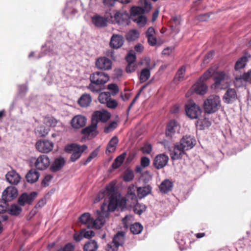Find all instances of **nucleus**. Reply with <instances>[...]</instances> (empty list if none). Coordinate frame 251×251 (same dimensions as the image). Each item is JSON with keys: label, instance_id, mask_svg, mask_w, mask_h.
I'll return each instance as SVG.
<instances>
[{"label": "nucleus", "instance_id": "nucleus-1", "mask_svg": "<svg viewBox=\"0 0 251 251\" xmlns=\"http://www.w3.org/2000/svg\"><path fill=\"white\" fill-rule=\"evenodd\" d=\"M106 206V203L104 202L101 206V210L97 211L95 220L91 218L89 213H84L79 217V221L81 224L87 225L89 228L100 229L105 223V218L108 216V211L105 210Z\"/></svg>", "mask_w": 251, "mask_h": 251}, {"label": "nucleus", "instance_id": "nucleus-2", "mask_svg": "<svg viewBox=\"0 0 251 251\" xmlns=\"http://www.w3.org/2000/svg\"><path fill=\"white\" fill-rule=\"evenodd\" d=\"M87 149L86 145H79L76 143L68 144L64 148L66 152L71 154L70 160L73 162L77 160L81 157L82 153Z\"/></svg>", "mask_w": 251, "mask_h": 251}, {"label": "nucleus", "instance_id": "nucleus-3", "mask_svg": "<svg viewBox=\"0 0 251 251\" xmlns=\"http://www.w3.org/2000/svg\"><path fill=\"white\" fill-rule=\"evenodd\" d=\"M221 100L219 96L212 95L209 97L204 102L203 109L208 114L215 112L220 106Z\"/></svg>", "mask_w": 251, "mask_h": 251}, {"label": "nucleus", "instance_id": "nucleus-4", "mask_svg": "<svg viewBox=\"0 0 251 251\" xmlns=\"http://www.w3.org/2000/svg\"><path fill=\"white\" fill-rule=\"evenodd\" d=\"M131 19L136 23L139 26H144L146 22V18L142 15L144 13V9L139 6H133L130 9Z\"/></svg>", "mask_w": 251, "mask_h": 251}, {"label": "nucleus", "instance_id": "nucleus-5", "mask_svg": "<svg viewBox=\"0 0 251 251\" xmlns=\"http://www.w3.org/2000/svg\"><path fill=\"white\" fill-rule=\"evenodd\" d=\"M186 115L192 119H197L201 114L200 106L193 101H189L185 106Z\"/></svg>", "mask_w": 251, "mask_h": 251}, {"label": "nucleus", "instance_id": "nucleus-6", "mask_svg": "<svg viewBox=\"0 0 251 251\" xmlns=\"http://www.w3.org/2000/svg\"><path fill=\"white\" fill-rule=\"evenodd\" d=\"M110 18L113 22L119 25H127L129 19V14L124 11H117L110 14Z\"/></svg>", "mask_w": 251, "mask_h": 251}, {"label": "nucleus", "instance_id": "nucleus-7", "mask_svg": "<svg viewBox=\"0 0 251 251\" xmlns=\"http://www.w3.org/2000/svg\"><path fill=\"white\" fill-rule=\"evenodd\" d=\"M90 79L91 82L103 86V85L109 80V77L107 74L98 71L91 75Z\"/></svg>", "mask_w": 251, "mask_h": 251}, {"label": "nucleus", "instance_id": "nucleus-8", "mask_svg": "<svg viewBox=\"0 0 251 251\" xmlns=\"http://www.w3.org/2000/svg\"><path fill=\"white\" fill-rule=\"evenodd\" d=\"M228 76L224 72H218L214 76V87L216 89H224V84L227 82Z\"/></svg>", "mask_w": 251, "mask_h": 251}, {"label": "nucleus", "instance_id": "nucleus-9", "mask_svg": "<svg viewBox=\"0 0 251 251\" xmlns=\"http://www.w3.org/2000/svg\"><path fill=\"white\" fill-rule=\"evenodd\" d=\"M53 143L47 140H39L36 143V148L41 152L48 153L53 149Z\"/></svg>", "mask_w": 251, "mask_h": 251}, {"label": "nucleus", "instance_id": "nucleus-10", "mask_svg": "<svg viewBox=\"0 0 251 251\" xmlns=\"http://www.w3.org/2000/svg\"><path fill=\"white\" fill-rule=\"evenodd\" d=\"M37 196V193L35 192L29 194L24 193L22 194L18 199V203L21 206H24L26 204H31Z\"/></svg>", "mask_w": 251, "mask_h": 251}, {"label": "nucleus", "instance_id": "nucleus-11", "mask_svg": "<svg viewBox=\"0 0 251 251\" xmlns=\"http://www.w3.org/2000/svg\"><path fill=\"white\" fill-rule=\"evenodd\" d=\"M110 113L105 110L96 111L92 115V121L93 122L95 121L98 125L99 122H106L110 119Z\"/></svg>", "mask_w": 251, "mask_h": 251}, {"label": "nucleus", "instance_id": "nucleus-12", "mask_svg": "<svg viewBox=\"0 0 251 251\" xmlns=\"http://www.w3.org/2000/svg\"><path fill=\"white\" fill-rule=\"evenodd\" d=\"M17 189L13 186L7 187L2 194V199L5 201H10L17 197Z\"/></svg>", "mask_w": 251, "mask_h": 251}, {"label": "nucleus", "instance_id": "nucleus-13", "mask_svg": "<svg viewBox=\"0 0 251 251\" xmlns=\"http://www.w3.org/2000/svg\"><path fill=\"white\" fill-rule=\"evenodd\" d=\"M50 164V161L48 156L41 155L36 159L35 166L38 170H44L49 166Z\"/></svg>", "mask_w": 251, "mask_h": 251}, {"label": "nucleus", "instance_id": "nucleus-14", "mask_svg": "<svg viewBox=\"0 0 251 251\" xmlns=\"http://www.w3.org/2000/svg\"><path fill=\"white\" fill-rule=\"evenodd\" d=\"M125 39L123 36L120 34H113L110 39V47L114 49L120 48L124 44Z\"/></svg>", "mask_w": 251, "mask_h": 251}, {"label": "nucleus", "instance_id": "nucleus-15", "mask_svg": "<svg viewBox=\"0 0 251 251\" xmlns=\"http://www.w3.org/2000/svg\"><path fill=\"white\" fill-rule=\"evenodd\" d=\"M238 98L237 93L234 88H228L223 96V100L225 103H231L235 101Z\"/></svg>", "mask_w": 251, "mask_h": 251}, {"label": "nucleus", "instance_id": "nucleus-16", "mask_svg": "<svg viewBox=\"0 0 251 251\" xmlns=\"http://www.w3.org/2000/svg\"><path fill=\"white\" fill-rule=\"evenodd\" d=\"M96 66L99 69L108 70L111 68L112 61L105 57H99L96 62Z\"/></svg>", "mask_w": 251, "mask_h": 251}, {"label": "nucleus", "instance_id": "nucleus-17", "mask_svg": "<svg viewBox=\"0 0 251 251\" xmlns=\"http://www.w3.org/2000/svg\"><path fill=\"white\" fill-rule=\"evenodd\" d=\"M196 143V141L193 137L186 135L181 139L179 144L182 147V149L188 150L193 148Z\"/></svg>", "mask_w": 251, "mask_h": 251}, {"label": "nucleus", "instance_id": "nucleus-18", "mask_svg": "<svg viewBox=\"0 0 251 251\" xmlns=\"http://www.w3.org/2000/svg\"><path fill=\"white\" fill-rule=\"evenodd\" d=\"M83 134L94 138L98 134L97 125L96 122L92 121L91 125L83 128L81 131Z\"/></svg>", "mask_w": 251, "mask_h": 251}, {"label": "nucleus", "instance_id": "nucleus-19", "mask_svg": "<svg viewBox=\"0 0 251 251\" xmlns=\"http://www.w3.org/2000/svg\"><path fill=\"white\" fill-rule=\"evenodd\" d=\"M168 156L164 154L157 155L154 158L153 165L157 169H160L165 167L168 161Z\"/></svg>", "mask_w": 251, "mask_h": 251}, {"label": "nucleus", "instance_id": "nucleus-20", "mask_svg": "<svg viewBox=\"0 0 251 251\" xmlns=\"http://www.w3.org/2000/svg\"><path fill=\"white\" fill-rule=\"evenodd\" d=\"M86 118L84 116L77 115L75 116L71 120V125L75 128H80L85 126Z\"/></svg>", "mask_w": 251, "mask_h": 251}, {"label": "nucleus", "instance_id": "nucleus-21", "mask_svg": "<svg viewBox=\"0 0 251 251\" xmlns=\"http://www.w3.org/2000/svg\"><path fill=\"white\" fill-rule=\"evenodd\" d=\"M207 86L203 81L199 80L192 86L191 91H194L196 94L203 95L205 94L207 91Z\"/></svg>", "mask_w": 251, "mask_h": 251}, {"label": "nucleus", "instance_id": "nucleus-22", "mask_svg": "<svg viewBox=\"0 0 251 251\" xmlns=\"http://www.w3.org/2000/svg\"><path fill=\"white\" fill-rule=\"evenodd\" d=\"M179 130V126L175 121H171L168 123L166 130V135L169 138H172L176 132Z\"/></svg>", "mask_w": 251, "mask_h": 251}, {"label": "nucleus", "instance_id": "nucleus-23", "mask_svg": "<svg viewBox=\"0 0 251 251\" xmlns=\"http://www.w3.org/2000/svg\"><path fill=\"white\" fill-rule=\"evenodd\" d=\"M185 150L182 149L180 144H176L173 151H171L170 155L173 160H176L180 158L184 154Z\"/></svg>", "mask_w": 251, "mask_h": 251}, {"label": "nucleus", "instance_id": "nucleus-24", "mask_svg": "<svg viewBox=\"0 0 251 251\" xmlns=\"http://www.w3.org/2000/svg\"><path fill=\"white\" fill-rule=\"evenodd\" d=\"M6 179L9 183L17 185L20 181L21 176L15 171H11L6 175Z\"/></svg>", "mask_w": 251, "mask_h": 251}, {"label": "nucleus", "instance_id": "nucleus-25", "mask_svg": "<svg viewBox=\"0 0 251 251\" xmlns=\"http://www.w3.org/2000/svg\"><path fill=\"white\" fill-rule=\"evenodd\" d=\"M146 64L148 66L147 68L143 69L141 72L140 76V82L143 83L147 81L150 77V71L152 69V67H149V63L150 59L149 58L146 59Z\"/></svg>", "mask_w": 251, "mask_h": 251}, {"label": "nucleus", "instance_id": "nucleus-26", "mask_svg": "<svg viewBox=\"0 0 251 251\" xmlns=\"http://www.w3.org/2000/svg\"><path fill=\"white\" fill-rule=\"evenodd\" d=\"M92 22L96 26L102 27L106 25L107 19L99 15H95L92 17Z\"/></svg>", "mask_w": 251, "mask_h": 251}, {"label": "nucleus", "instance_id": "nucleus-27", "mask_svg": "<svg viewBox=\"0 0 251 251\" xmlns=\"http://www.w3.org/2000/svg\"><path fill=\"white\" fill-rule=\"evenodd\" d=\"M65 163V159L62 157H60L59 158H56L53 163L50 166V169L53 172H56L60 170L63 166L64 165Z\"/></svg>", "mask_w": 251, "mask_h": 251}, {"label": "nucleus", "instance_id": "nucleus-28", "mask_svg": "<svg viewBox=\"0 0 251 251\" xmlns=\"http://www.w3.org/2000/svg\"><path fill=\"white\" fill-rule=\"evenodd\" d=\"M152 190L151 187L149 185H147L143 187L137 188V192L138 197L140 199H142L150 194Z\"/></svg>", "mask_w": 251, "mask_h": 251}, {"label": "nucleus", "instance_id": "nucleus-29", "mask_svg": "<svg viewBox=\"0 0 251 251\" xmlns=\"http://www.w3.org/2000/svg\"><path fill=\"white\" fill-rule=\"evenodd\" d=\"M134 186H130L128 187V191L127 195L126 196L127 201L130 206L135 204L138 202L137 198L135 193L131 191V188H134Z\"/></svg>", "mask_w": 251, "mask_h": 251}, {"label": "nucleus", "instance_id": "nucleus-30", "mask_svg": "<svg viewBox=\"0 0 251 251\" xmlns=\"http://www.w3.org/2000/svg\"><path fill=\"white\" fill-rule=\"evenodd\" d=\"M173 187V183L169 179H165L159 186L160 191L163 193H167L172 190Z\"/></svg>", "mask_w": 251, "mask_h": 251}, {"label": "nucleus", "instance_id": "nucleus-31", "mask_svg": "<svg viewBox=\"0 0 251 251\" xmlns=\"http://www.w3.org/2000/svg\"><path fill=\"white\" fill-rule=\"evenodd\" d=\"M40 174L35 170L31 169L26 175V179L28 182L34 183L38 180Z\"/></svg>", "mask_w": 251, "mask_h": 251}, {"label": "nucleus", "instance_id": "nucleus-32", "mask_svg": "<svg viewBox=\"0 0 251 251\" xmlns=\"http://www.w3.org/2000/svg\"><path fill=\"white\" fill-rule=\"evenodd\" d=\"M92 101L91 96L88 94H83L78 100V104L83 107L88 106Z\"/></svg>", "mask_w": 251, "mask_h": 251}, {"label": "nucleus", "instance_id": "nucleus-33", "mask_svg": "<svg viewBox=\"0 0 251 251\" xmlns=\"http://www.w3.org/2000/svg\"><path fill=\"white\" fill-rule=\"evenodd\" d=\"M118 141L116 136L113 137L108 144L106 151L109 153L113 152L116 150Z\"/></svg>", "mask_w": 251, "mask_h": 251}, {"label": "nucleus", "instance_id": "nucleus-34", "mask_svg": "<svg viewBox=\"0 0 251 251\" xmlns=\"http://www.w3.org/2000/svg\"><path fill=\"white\" fill-rule=\"evenodd\" d=\"M102 191L105 192V195H106L108 198L118 197V195L116 192L115 186L113 184H109L106 186V188L103 189Z\"/></svg>", "mask_w": 251, "mask_h": 251}, {"label": "nucleus", "instance_id": "nucleus-35", "mask_svg": "<svg viewBox=\"0 0 251 251\" xmlns=\"http://www.w3.org/2000/svg\"><path fill=\"white\" fill-rule=\"evenodd\" d=\"M125 241V233L123 232H119L114 236L113 239V243L117 247L123 245Z\"/></svg>", "mask_w": 251, "mask_h": 251}, {"label": "nucleus", "instance_id": "nucleus-36", "mask_svg": "<svg viewBox=\"0 0 251 251\" xmlns=\"http://www.w3.org/2000/svg\"><path fill=\"white\" fill-rule=\"evenodd\" d=\"M71 3L72 1L67 2V6L63 11L64 14L68 18L72 17L77 12V10L75 8H72L71 7Z\"/></svg>", "mask_w": 251, "mask_h": 251}, {"label": "nucleus", "instance_id": "nucleus-37", "mask_svg": "<svg viewBox=\"0 0 251 251\" xmlns=\"http://www.w3.org/2000/svg\"><path fill=\"white\" fill-rule=\"evenodd\" d=\"M98 245L95 240H91L86 243L84 246V251H97Z\"/></svg>", "mask_w": 251, "mask_h": 251}, {"label": "nucleus", "instance_id": "nucleus-38", "mask_svg": "<svg viewBox=\"0 0 251 251\" xmlns=\"http://www.w3.org/2000/svg\"><path fill=\"white\" fill-rule=\"evenodd\" d=\"M45 46L48 49L46 54H48L50 56H53L58 54L56 48L52 43L48 42L45 44Z\"/></svg>", "mask_w": 251, "mask_h": 251}, {"label": "nucleus", "instance_id": "nucleus-39", "mask_svg": "<svg viewBox=\"0 0 251 251\" xmlns=\"http://www.w3.org/2000/svg\"><path fill=\"white\" fill-rule=\"evenodd\" d=\"M139 32L136 29L129 30L126 34V37L128 41H132L135 40L139 37Z\"/></svg>", "mask_w": 251, "mask_h": 251}, {"label": "nucleus", "instance_id": "nucleus-40", "mask_svg": "<svg viewBox=\"0 0 251 251\" xmlns=\"http://www.w3.org/2000/svg\"><path fill=\"white\" fill-rule=\"evenodd\" d=\"M109 204L107 206L108 211H114L118 208V197L109 198Z\"/></svg>", "mask_w": 251, "mask_h": 251}, {"label": "nucleus", "instance_id": "nucleus-41", "mask_svg": "<svg viewBox=\"0 0 251 251\" xmlns=\"http://www.w3.org/2000/svg\"><path fill=\"white\" fill-rule=\"evenodd\" d=\"M126 153H123L120 155L118 156L114 161L112 163V167L114 169H117L119 167L122 163L124 162L125 158L126 157Z\"/></svg>", "mask_w": 251, "mask_h": 251}, {"label": "nucleus", "instance_id": "nucleus-42", "mask_svg": "<svg viewBox=\"0 0 251 251\" xmlns=\"http://www.w3.org/2000/svg\"><path fill=\"white\" fill-rule=\"evenodd\" d=\"M143 230V226L139 223H135L130 226V230L134 234H138L141 233Z\"/></svg>", "mask_w": 251, "mask_h": 251}, {"label": "nucleus", "instance_id": "nucleus-43", "mask_svg": "<svg viewBox=\"0 0 251 251\" xmlns=\"http://www.w3.org/2000/svg\"><path fill=\"white\" fill-rule=\"evenodd\" d=\"M248 59L246 56H243L239 58L236 62L234 68L236 70L242 69L246 66Z\"/></svg>", "mask_w": 251, "mask_h": 251}, {"label": "nucleus", "instance_id": "nucleus-44", "mask_svg": "<svg viewBox=\"0 0 251 251\" xmlns=\"http://www.w3.org/2000/svg\"><path fill=\"white\" fill-rule=\"evenodd\" d=\"M88 89L93 93H99L103 89V86L91 82L88 87Z\"/></svg>", "mask_w": 251, "mask_h": 251}, {"label": "nucleus", "instance_id": "nucleus-45", "mask_svg": "<svg viewBox=\"0 0 251 251\" xmlns=\"http://www.w3.org/2000/svg\"><path fill=\"white\" fill-rule=\"evenodd\" d=\"M186 71L185 67L183 66L177 71L175 76V80L176 81H180L184 78V74Z\"/></svg>", "mask_w": 251, "mask_h": 251}, {"label": "nucleus", "instance_id": "nucleus-46", "mask_svg": "<svg viewBox=\"0 0 251 251\" xmlns=\"http://www.w3.org/2000/svg\"><path fill=\"white\" fill-rule=\"evenodd\" d=\"M245 82H246V80L245 78L244 74L242 75L236 77L234 81V85L236 87L242 86Z\"/></svg>", "mask_w": 251, "mask_h": 251}, {"label": "nucleus", "instance_id": "nucleus-47", "mask_svg": "<svg viewBox=\"0 0 251 251\" xmlns=\"http://www.w3.org/2000/svg\"><path fill=\"white\" fill-rule=\"evenodd\" d=\"M22 210V208L16 204L11 205L9 209V213L12 215H19Z\"/></svg>", "mask_w": 251, "mask_h": 251}, {"label": "nucleus", "instance_id": "nucleus-48", "mask_svg": "<svg viewBox=\"0 0 251 251\" xmlns=\"http://www.w3.org/2000/svg\"><path fill=\"white\" fill-rule=\"evenodd\" d=\"M132 206H133L134 212L138 215H141L143 213V211L145 210V205L142 204H140L138 202Z\"/></svg>", "mask_w": 251, "mask_h": 251}, {"label": "nucleus", "instance_id": "nucleus-49", "mask_svg": "<svg viewBox=\"0 0 251 251\" xmlns=\"http://www.w3.org/2000/svg\"><path fill=\"white\" fill-rule=\"evenodd\" d=\"M110 94L109 92H103L100 94L99 100L101 103H106L110 99Z\"/></svg>", "mask_w": 251, "mask_h": 251}, {"label": "nucleus", "instance_id": "nucleus-50", "mask_svg": "<svg viewBox=\"0 0 251 251\" xmlns=\"http://www.w3.org/2000/svg\"><path fill=\"white\" fill-rule=\"evenodd\" d=\"M49 128H46L44 126H38L36 129V133L40 137L45 136L49 132Z\"/></svg>", "mask_w": 251, "mask_h": 251}, {"label": "nucleus", "instance_id": "nucleus-51", "mask_svg": "<svg viewBox=\"0 0 251 251\" xmlns=\"http://www.w3.org/2000/svg\"><path fill=\"white\" fill-rule=\"evenodd\" d=\"M133 172L130 170H126L124 175V180L125 181H130L134 178Z\"/></svg>", "mask_w": 251, "mask_h": 251}, {"label": "nucleus", "instance_id": "nucleus-52", "mask_svg": "<svg viewBox=\"0 0 251 251\" xmlns=\"http://www.w3.org/2000/svg\"><path fill=\"white\" fill-rule=\"evenodd\" d=\"M214 69L211 68L206 71L203 75L200 78L201 80L204 81L208 79L214 73Z\"/></svg>", "mask_w": 251, "mask_h": 251}, {"label": "nucleus", "instance_id": "nucleus-53", "mask_svg": "<svg viewBox=\"0 0 251 251\" xmlns=\"http://www.w3.org/2000/svg\"><path fill=\"white\" fill-rule=\"evenodd\" d=\"M117 126V123L115 121L110 122L106 126H105L104 131L105 133H109L114 130Z\"/></svg>", "mask_w": 251, "mask_h": 251}, {"label": "nucleus", "instance_id": "nucleus-54", "mask_svg": "<svg viewBox=\"0 0 251 251\" xmlns=\"http://www.w3.org/2000/svg\"><path fill=\"white\" fill-rule=\"evenodd\" d=\"M44 123L48 126H55L57 124V121L53 117H46Z\"/></svg>", "mask_w": 251, "mask_h": 251}, {"label": "nucleus", "instance_id": "nucleus-55", "mask_svg": "<svg viewBox=\"0 0 251 251\" xmlns=\"http://www.w3.org/2000/svg\"><path fill=\"white\" fill-rule=\"evenodd\" d=\"M127 202L126 197L121 198L119 196H118V207L123 209L126 207Z\"/></svg>", "mask_w": 251, "mask_h": 251}, {"label": "nucleus", "instance_id": "nucleus-56", "mask_svg": "<svg viewBox=\"0 0 251 251\" xmlns=\"http://www.w3.org/2000/svg\"><path fill=\"white\" fill-rule=\"evenodd\" d=\"M133 216L129 215H126L123 219V222L124 225V227L125 228H127L129 225L130 224V223L133 220Z\"/></svg>", "mask_w": 251, "mask_h": 251}, {"label": "nucleus", "instance_id": "nucleus-57", "mask_svg": "<svg viewBox=\"0 0 251 251\" xmlns=\"http://www.w3.org/2000/svg\"><path fill=\"white\" fill-rule=\"evenodd\" d=\"M82 233H83V236L84 238L89 239L95 236V232L91 230H88L85 228H82Z\"/></svg>", "mask_w": 251, "mask_h": 251}, {"label": "nucleus", "instance_id": "nucleus-58", "mask_svg": "<svg viewBox=\"0 0 251 251\" xmlns=\"http://www.w3.org/2000/svg\"><path fill=\"white\" fill-rule=\"evenodd\" d=\"M126 60L128 63H134L136 60V55L135 53L129 52L126 56Z\"/></svg>", "mask_w": 251, "mask_h": 251}, {"label": "nucleus", "instance_id": "nucleus-59", "mask_svg": "<svg viewBox=\"0 0 251 251\" xmlns=\"http://www.w3.org/2000/svg\"><path fill=\"white\" fill-rule=\"evenodd\" d=\"M52 176L50 175L46 176L42 181V185L46 187L49 185V182L52 179Z\"/></svg>", "mask_w": 251, "mask_h": 251}, {"label": "nucleus", "instance_id": "nucleus-60", "mask_svg": "<svg viewBox=\"0 0 251 251\" xmlns=\"http://www.w3.org/2000/svg\"><path fill=\"white\" fill-rule=\"evenodd\" d=\"M107 106L110 108H115L118 105V102L114 100L109 99L106 103Z\"/></svg>", "mask_w": 251, "mask_h": 251}, {"label": "nucleus", "instance_id": "nucleus-61", "mask_svg": "<svg viewBox=\"0 0 251 251\" xmlns=\"http://www.w3.org/2000/svg\"><path fill=\"white\" fill-rule=\"evenodd\" d=\"M108 89L111 91L113 95L116 94L119 91L118 86L115 84H110L108 85Z\"/></svg>", "mask_w": 251, "mask_h": 251}, {"label": "nucleus", "instance_id": "nucleus-62", "mask_svg": "<svg viewBox=\"0 0 251 251\" xmlns=\"http://www.w3.org/2000/svg\"><path fill=\"white\" fill-rule=\"evenodd\" d=\"M105 196V192L101 190L97 195L96 198L94 199V202L97 203L99 202L101 200H102L104 197Z\"/></svg>", "mask_w": 251, "mask_h": 251}, {"label": "nucleus", "instance_id": "nucleus-63", "mask_svg": "<svg viewBox=\"0 0 251 251\" xmlns=\"http://www.w3.org/2000/svg\"><path fill=\"white\" fill-rule=\"evenodd\" d=\"M150 160L147 157H142L141 159V165L143 167H146L150 164Z\"/></svg>", "mask_w": 251, "mask_h": 251}, {"label": "nucleus", "instance_id": "nucleus-64", "mask_svg": "<svg viewBox=\"0 0 251 251\" xmlns=\"http://www.w3.org/2000/svg\"><path fill=\"white\" fill-rule=\"evenodd\" d=\"M75 246L72 243H68L62 249V251H73Z\"/></svg>", "mask_w": 251, "mask_h": 251}]
</instances>
